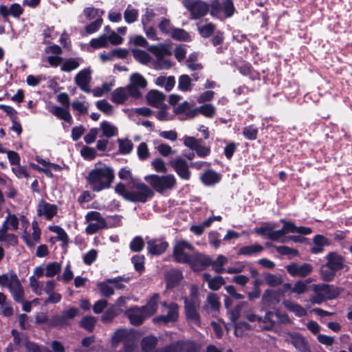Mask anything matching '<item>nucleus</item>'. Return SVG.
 <instances>
[{
    "label": "nucleus",
    "instance_id": "1",
    "mask_svg": "<svg viewBox=\"0 0 352 352\" xmlns=\"http://www.w3.org/2000/svg\"><path fill=\"white\" fill-rule=\"evenodd\" d=\"M281 222L284 223V226L280 230H274V225L266 223L259 228H256L254 232L265 239L278 241L283 243L286 241L283 236L287 233L292 232L307 235L311 232V230L309 228L296 227L293 223L285 221L283 219H281Z\"/></svg>",
    "mask_w": 352,
    "mask_h": 352
},
{
    "label": "nucleus",
    "instance_id": "2",
    "mask_svg": "<svg viewBox=\"0 0 352 352\" xmlns=\"http://www.w3.org/2000/svg\"><path fill=\"white\" fill-rule=\"evenodd\" d=\"M116 192L124 199L133 202L144 203L148 199L154 195L152 188L142 182H135L131 190H127L121 183L118 184L115 188Z\"/></svg>",
    "mask_w": 352,
    "mask_h": 352
},
{
    "label": "nucleus",
    "instance_id": "3",
    "mask_svg": "<svg viewBox=\"0 0 352 352\" xmlns=\"http://www.w3.org/2000/svg\"><path fill=\"white\" fill-rule=\"evenodd\" d=\"M113 179V169L105 164L96 166L87 177L90 188L96 192L109 188Z\"/></svg>",
    "mask_w": 352,
    "mask_h": 352
},
{
    "label": "nucleus",
    "instance_id": "4",
    "mask_svg": "<svg viewBox=\"0 0 352 352\" xmlns=\"http://www.w3.org/2000/svg\"><path fill=\"white\" fill-rule=\"evenodd\" d=\"M324 258L327 263L322 265L320 274L323 280L331 281L334 278L336 272L343 269L345 261L341 254L335 252H329Z\"/></svg>",
    "mask_w": 352,
    "mask_h": 352
},
{
    "label": "nucleus",
    "instance_id": "5",
    "mask_svg": "<svg viewBox=\"0 0 352 352\" xmlns=\"http://www.w3.org/2000/svg\"><path fill=\"white\" fill-rule=\"evenodd\" d=\"M144 180L151 186L153 190L164 194L171 190L177 183L174 175L167 174L164 175H148L144 177Z\"/></svg>",
    "mask_w": 352,
    "mask_h": 352
},
{
    "label": "nucleus",
    "instance_id": "6",
    "mask_svg": "<svg viewBox=\"0 0 352 352\" xmlns=\"http://www.w3.org/2000/svg\"><path fill=\"white\" fill-rule=\"evenodd\" d=\"M0 286L6 287L12 294L14 300L22 302L23 299V289L15 272L9 271L0 274Z\"/></svg>",
    "mask_w": 352,
    "mask_h": 352
},
{
    "label": "nucleus",
    "instance_id": "7",
    "mask_svg": "<svg viewBox=\"0 0 352 352\" xmlns=\"http://www.w3.org/2000/svg\"><path fill=\"white\" fill-rule=\"evenodd\" d=\"M20 221L21 222L23 232L21 234V238L30 248H34L35 245L39 243L41 239V230L38 227L37 221H34L32 222L31 229H28L29 221L28 219L21 215L20 217Z\"/></svg>",
    "mask_w": 352,
    "mask_h": 352
},
{
    "label": "nucleus",
    "instance_id": "8",
    "mask_svg": "<svg viewBox=\"0 0 352 352\" xmlns=\"http://www.w3.org/2000/svg\"><path fill=\"white\" fill-rule=\"evenodd\" d=\"M148 51L152 53L155 58L152 59V67L158 70L168 69L172 67L170 60L164 59V56L168 54V50L162 45H151L148 48Z\"/></svg>",
    "mask_w": 352,
    "mask_h": 352
},
{
    "label": "nucleus",
    "instance_id": "9",
    "mask_svg": "<svg viewBox=\"0 0 352 352\" xmlns=\"http://www.w3.org/2000/svg\"><path fill=\"white\" fill-rule=\"evenodd\" d=\"M313 289L315 295L311 298V302L316 304H320L326 299H333L340 294L337 288L325 284L314 285Z\"/></svg>",
    "mask_w": 352,
    "mask_h": 352
},
{
    "label": "nucleus",
    "instance_id": "10",
    "mask_svg": "<svg viewBox=\"0 0 352 352\" xmlns=\"http://www.w3.org/2000/svg\"><path fill=\"white\" fill-rule=\"evenodd\" d=\"M192 245L185 240H178L174 245L173 256L176 261L186 263L190 261L194 253Z\"/></svg>",
    "mask_w": 352,
    "mask_h": 352
},
{
    "label": "nucleus",
    "instance_id": "11",
    "mask_svg": "<svg viewBox=\"0 0 352 352\" xmlns=\"http://www.w3.org/2000/svg\"><path fill=\"white\" fill-rule=\"evenodd\" d=\"M234 11L232 0H215L211 4L210 14L215 17H230Z\"/></svg>",
    "mask_w": 352,
    "mask_h": 352
},
{
    "label": "nucleus",
    "instance_id": "12",
    "mask_svg": "<svg viewBox=\"0 0 352 352\" xmlns=\"http://www.w3.org/2000/svg\"><path fill=\"white\" fill-rule=\"evenodd\" d=\"M88 225L86 228L87 234H92L99 230L106 228L107 223L101 214L97 211L89 212L85 217Z\"/></svg>",
    "mask_w": 352,
    "mask_h": 352
},
{
    "label": "nucleus",
    "instance_id": "13",
    "mask_svg": "<svg viewBox=\"0 0 352 352\" xmlns=\"http://www.w3.org/2000/svg\"><path fill=\"white\" fill-rule=\"evenodd\" d=\"M182 3L190 12L191 18L193 19L206 15L208 11V6L199 0H182Z\"/></svg>",
    "mask_w": 352,
    "mask_h": 352
},
{
    "label": "nucleus",
    "instance_id": "14",
    "mask_svg": "<svg viewBox=\"0 0 352 352\" xmlns=\"http://www.w3.org/2000/svg\"><path fill=\"white\" fill-rule=\"evenodd\" d=\"M147 86L146 80L139 73H133L130 76V83L127 85L129 94L134 98L141 96L140 89Z\"/></svg>",
    "mask_w": 352,
    "mask_h": 352
},
{
    "label": "nucleus",
    "instance_id": "15",
    "mask_svg": "<svg viewBox=\"0 0 352 352\" xmlns=\"http://www.w3.org/2000/svg\"><path fill=\"white\" fill-rule=\"evenodd\" d=\"M197 295V289L195 287H192L190 300L188 301L186 298L184 299L186 316L188 318L195 321H197L199 319L197 308L199 306V302Z\"/></svg>",
    "mask_w": 352,
    "mask_h": 352
},
{
    "label": "nucleus",
    "instance_id": "16",
    "mask_svg": "<svg viewBox=\"0 0 352 352\" xmlns=\"http://www.w3.org/2000/svg\"><path fill=\"white\" fill-rule=\"evenodd\" d=\"M38 216L47 220L52 219L58 212V207L55 204L41 200L36 207Z\"/></svg>",
    "mask_w": 352,
    "mask_h": 352
},
{
    "label": "nucleus",
    "instance_id": "17",
    "mask_svg": "<svg viewBox=\"0 0 352 352\" xmlns=\"http://www.w3.org/2000/svg\"><path fill=\"white\" fill-rule=\"evenodd\" d=\"M162 305L168 308L166 315H162L153 318L154 323H168L175 322L178 317V306L175 303H171L168 305L166 302H163Z\"/></svg>",
    "mask_w": 352,
    "mask_h": 352
},
{
    "label": "nucleus",
    "instance_id": "18",
    "mask_svg": "<svg viewBox=\"0 0 352 352\" xmlns=\"http://www.w3.org/2000/svg\"><path fill=\"white\" fill-rule=\"evenodd\" d=\"M285 340L292 344L299 352H309L307 340L298 333H287Z\"/></svg>",
    "mask_w": 352,
    "mask_h": 352
},
{
    "label": "nucleus",
    "instance_id": "19",
    "mask_svg": "<svg viewBox=\"0 0 352 352\" xmlns=\"http://www.w3.org/2000/svg\"><path fill=\"white\" fill-rule=\"evenodd\" d=\"M91 69L85 68L77 73L74 78L75 83L85 92H89V84L91 80Z\"/></svg>",
    "mask_w": 352,
    "mask_h": 352
},
{
    "label": "nucleus",
    "instance_id": "20",
    "mask_svg": "<svg viewBox=\"0 0 352 352\" xmlns=\"http://www.w3.org/2000/svg\"><path fill=\"white\" fill-rule=\"evenodd\" d=\"M287 272L292 276L305 277L313 271V267L309 263L299 265L295 263L286 267Z\"/></svg>",
    "mask_w": 352,
    "mask_h": 352
},
{
    "label": "nucleus",
    "instance_id": "21",
    "mask_svg": "<svg viewBox=\"0 0 352 352\" xmlns=\"http://www.w3.org/2000/svg\"><path fill=\"white\" fill-rule=\"evenodd\" d=\"M190 261L187 263L190 264L191 267L195 270H201L203 267L209 266L212 264V260L210 257L194 252Z\"/></svg>",
    "mask_w": 352,
    "mask_h": 352
},
{
    "label": "nucleus",
    "instance_id": "22",
    "mask_svg": "<svg viewBox=\"0 0 352 352\" xmlns=\"http://www.w3.org/2000/svg\"><path fill=\"white\" fill-rule=\"evenodd\" d=\"M170 165L177 175L183 179L188 180L190 173L187 162L182 158H176L170 161Z\"/></svg>",
    "mask_w": 352,
    "mask_h": 352
},
{
    "label": "nucleus",
    "instance_id": "23",
    "mask_svg": "<svg viewBox=\"0 0 352 352\" xmlns=\"http://www.w3.org/2000/svg\"><path fill=\"white\" fill-rule=\"evenodd\" d=\"M23 12V8L19 3H12L10 6L0 5V14L3 18H7L8 16L19 18Z\"/></svg>",
    "mask_w": 352,
    "mask_h": 352
},
{
    "label": "nucleus",
    "instance_id": "24",
    "mask_svg": "<svg viewBox=\"0 0 352 352\" xmlns=\"http://www.w3.org/2000/svg\"><path fill=\"white\" fill-rule=\"evenodd\" d=\"M126 314L131 324L139 325L147 318L142 307H134L128 309Z\"/></svg>",
    "mask_w": 352,
    "mask_h": 352
},
{
    "label": "nucleus",
    "instance_id": "25",
    "mask_svg": "<svg viewBox=\"0 0 352 352\" xmlns=\"http://www.w3.org/2000/svg\"><path fill=\"white\" fill-rule=\"evenodd\" d=\"M330 241L322 235H317L313 239L311 252L318 254L324 251L326 247L330 245Z\"/></svg>",
    "mask_w": 352,
    "mask_h": 352
},
{
    "label": "nucleus",
    "instance_id": "26",
    "mask_svg": "<svg viewBox=\"0 0 352 352\" xmlns=\"http://www.w3.org/2000/svg\"><path fill=\"white\" fill-rule=\"evenodd\" d=\"M165 96L164 95L157 90L150 91L146 96L148 103L154 107L160 108L162 107Z\"/></svg>",
    "mask_w": 352,
    "mask_h": 352
},
{
    "label": "nucleus",
    "instance_id": "27",
    "mask_svg": "<svg viewBox=\"0 0 352 352\" xmlns=\"http://www.w3.org/2000/svg\"><path fill=\"white\" fill-rule=\"evenodd\" d=\"M100 129L102 131V135L107 138L115 137L118 134V127L109 121L104 120L101 122Z\"/></svg>",
    "mask_w": 352,
    "mask_h": 352
},
{
    "label": "nucleus",
    "instance_id": "28",
    "mask_svg": "<svg viewBox=\"0 0 352 352\" xmlns=\"http://www.w3.org/2000/svg\"><path fill=\"white\" fill-rule=\"evenodd\" d=\"M272 314L271 312L267 313L264 318H263L261 317H258L252 312H248L245 315V318L250 322L257 321L258 323V329H261V330L267 328V327L264 325V324L267 321H272Z\"/></svg>",
    "mask_w": 352,
    "mask_h": 352
},
{
    "label": "nucleus",
    "instance_id": "29",
    "mask_svg": "<svg viewBox=\"0 0 352 352\" xmlns=\"http://www.w3.org/2000/svg\"><path fill=\"white\" fill-rule=\"evenodd\" d=\"M160 296L157 294H153L148 300L145 306L142 307L147 317L154 314L157 309Z\"/></svg>",
    "mask_w": 352,
    "mask_h": 352
},
{
    "label": "nucleus",
    "instance_id": "30",
    "mask_svg": "<svg viewBox=\"0 0 352 352\" xmlns=\"http://www.w3.org/2000/svg\"><path fill=\"white\" fill-rule=\"evenodd\" d=\"M168 247V243L164 241H151L148 242V250L154 255L162 254Z\"/></svg>",
    "mask_w": 352,
    "mask_h": 352
},
{
    "label": "nucleus",
    "instance_id": "31",
    "mask_svg": "<svg viewBox=\"0 0 352 352\" xmlns=\"http://www.w3.org/2000/svg\"><path fill=\"white\" fill-rule=\"evenodd\" d=\"M204 280L208 283V287L212 290H218L223 285L225 280L223 277L216 276L213 278L208 274H204Z\"/></svg>",
    "mask_w": 352,
    "mask_h": 352
},
{
    "label": "nucleus",
    "instance_id": "32",
    "mask_svg": "<svg viewBox=\"0 0 352 352\" xmlns=\"http://www.w3.org/2000/svg\"><path fill=\"white\" fill-rule=\"evenodd\" d=\"M78 314V309L74 307H71L63 311L61 316H58L56 318L55 323L56 324L64 325L66 324L65 320L72 319Z\"/></svg>",
    "mask_w": 352,
    "mask_h": 352
},
{
    "label": "nucleus",
    "instance_id": "33",
    "mask_svg": "<svg viewBox=\"0 0 352 352\" xmlns=\"http://www.w3.org/2000/svg\"><path fill=\"white\" fill-rule=\"evenodd\" d=\"M131 338H133V335L131 331L126 329H119L112 336L111 343L113 346H116L119 342L126 340H129Z\"/></svg>",
    "mask_w": 352,
    "mask_h": 352
},
{
    "label": "nucleus",
    "instance_id": "34",
    "mask_svg": "<svg viewBox=\"0 0 352 352\" xmlns=\"http://www.w3.org/2000/svg\"><path fill=\"white\" fill-rule=\"evenodd\" d=\"M130 95L127 87L126 88L120 87L115 89L111 94V100L118 104H122Z\"/></svg>",
    "mask_w": 352,
    "mask_h": 352
},
{
    "label": "nucleus",
    "instance_id": "35",
    "mask_svg": "<svg viewBox=\"0 0 352 352\" xmlns=\"http://www.w3.org/2000/svg\"><path fill=\"white\" fill-rule=\"evenodd\" d=\"M155 82L156 85L164 87L166 91H169L174 87L175 80L172 76L168 77L161 76L156 78Z\"/></svg>",
    "mask_w": 352,
    "mask_h": 352
},
{
    "label": "nucleus",
    "instance_id": "36",
    "mask_svg": "<svg viewBox=\"0 0 352 352\" xmlns=\"http://www.w3.org/2000/svg\"><path fill=\"white\" fill-rule=\"evenodd\" d=\"M174 111L177 114L186 113L187 118H194L197 116V110H191L190 104L186 101L175 107Z\"/></svg>",
    "mask_w": 352,
    "mask_h": 352
},
{
    "label": "nucleus",
    "instance_id": "37",
    "mask_svg": "<svg viewBox=\"0 0 352 352\" xmlns=\"http://www.w3.org/2000/svg\"><path fill=\"white\" fill-rule=\"evenodd\" d=\"M50 112L59 119L63 120L69 123L72 120L70 113L66 109L60 107L53 106L50 109Z\"/></svg>",
    "mask_w": 352,
    "mask_h": 352
},
{
    "label": "nucleus",
    "instance_id": "38",
    "mask_svg": "<svg viewBox=\"0 0 352 352\" xmlns=\"http://www.w3.org/2000/svg\"><path fill=\"white\" fill-rule=\"evenodd\" d=\"M202 182L207 186L213 185L220 180V175L214 170L205 172L201 176Z\"/></svg>",
    "mask_w": 352,
    "mask_h": 352
},
{
    "label": "nucleus",
    "instance_id": "39",
    "mask_svg": "<svg viewBox=\"0 0 352 352\" xmlns=\"http://www.w3.org/2000/svg\"><path fill=\"white\" fill-rule=\"evenodd\" d=\"M199 34L203 37H209L214 30V26L212 23L201 21L197 23Z\"/></svg>",
    "mask_w": 352,
    "mask_h": 352
},
{
    "label": "nucleus",
    "instance_id": "40",
    "mask_svg": "<svg viewBox=\"0 0 352 352\" xmlns=\"http://www.w3.org/2000/svg\"><path fill=\"white\" fill-rule=\"evenodd\" d=\"M220 306L219 298L215 294L210 293L207 296V311L212 312L218 310Z\"/></svg>",
    "mask_w": 352,
    "mask_h": 352
},
{
    "label": "nucleus",
    "instance_id": "41",
    "mask_svg": "<svg viewBox=\"0 0 352 352\" xmlns=\"http://www.w3.org/2000/svg\"><path fill=\"white\" fill-rule=\"evenodd\" d=\"M132 53L135 60L140 63L144 65L150 64L152 66L151 58L146 52L140 49H133Z\"/></svg>",
    "mask_w": 352,
    "mask_h": 352
},
{
    "label": "nucleus",
    "instance_id": "42",
    "mask_svg": "<svg viewBox=\"0 0 352 352\" xmlns=\"http://www.w3.org/2000/svg\"><path fill=\"white\" fill-rule=\"evenodd\" d=\"M81 62L82 59L79 58L67 59L61 65V71L70 72L77 69L80 66Z\"/></svg>",
    "mask_w": 352,
    "mask_h": 352
},
{
    "label": "nucleus",
    "instance_id": "43",
    "mask_svg": "<svg viewBox=\"0 0 352 352\" xmlns=\"http://www.w3.org/2000/svg\"><path fill=\"white\" fill-rule=\"evenodd\" d=\"M117 142L118 144L120 153L122 155H127L132 151L133 144L131 140L128 139L119 138L117 140Z\"/></svg>",
    "mask_w": 352,
    "mask_h": 352
},
{
    "label": "nucleus",
    "instance_id": "44",
    "mask_svg": "<svg viewBox=\"0 0 352 352\" xmlns=\"http://www.w3.org/2000/svg\"><path fill=\"white\" fill-rule=\"evenodd\" d=\"M19 226V219L14 214L8 213L4 222L3 226L6 230H16Z\"/></svg>",
    "mask_w": 352,
    "mask_h": 352
},
{
    "label": "nucleus",
    "instance_id": "45",
    "mask_svg": "<svg viewBox=\"0 0 352 352\" xmlns=\"http://www.w3.org/2000/svg\"><path fill=\"white\" fill-rule=\"evenodd\" d=\"M89 45L94 49H100L108 47V37L106 34L100 35L97 38H92Z\"/></svg>",
    "mask_w": 352,
    "mask_h": 352
},
{
    "label": "nucleus",
    "instance_id": "46",
    "mask_svg": "<svg viewBox=\"0 0 352 352\" xmlns=\"http://www.w3.org/2000/svg\"><path fill=\"white\" fill-rule=\"evenodd\" d=\"M192 79L186 74L179 76L178 82V88L182 91H188L192 89Z\"/></svg>",
    "mask_w": 352,
    "mask_h": 352
},
{
    "label": "nucleus",
    "instance_id": "47",
    "mask_svg": "<svg viewBox=\"0 0 352 352\" xmlns=\"http://www.w3.org/2000/svg\"><path fill=\"white\" fill-rule=\"evenodd\" d=\"M182 278V273L176 270L169 271L166 274L167 285L168 287H173Z\"/></svg>",
    "mask_w": 352,
    "mask_h": 352
},
{
    "label": "nucleus",
    "instance_id": "48",
    "mask_svg": "<svg viewBox=\"0 0 352 352\" xmlns=\"http://www.w3.org/2000/svg\"><path fill=\"white\" fill-rule=\"evenodd\" d=\"M138 16V10L129 5L124 12V18L127 23H133L136 21Z\"/></svg>",
    "mask_w": 352,
    "mask_h": 352
},
{
    "label": "nucleus",
    "instance_id": "49",
    "mask_svg": "<svg viewBox=\"0 0 352 352\" xmlns=\"http://www.w3.org/2000/svg\"><path fill=\"white\" fill-rule=\"evenodd\" d=\"M96 107L106 116H111L113 113V107L105 100L96 102Z\"/></svg>",
    "mask_w": 352,
    "mask_h": 352
},
{
    "label": "nucleus",
    "instance_id": "50",
    "mask_svg": "<svg viewBox=\"0 0 352 352\" xmlns=\"http://www.w3.org/2000/svg\"><path fill=\"white\" fill-rule=\"evenodd\" d=\"M284 305L289 311L294 313L295 315L298 317L303 316L306 314L305 309L298 304L285 301L284 302Z\"/></svg>",
    "mask_w": 352,
    "mask_h": 352
},
{
    "label": "nucleus",
    "instance_id": "51",
    "mask_svg": "<svg viewBox=\"0 0 352 352\" xmlns=\"http://www.w3.org/2000/svg\"><path fill=\"white\" fill-rule=\"evenodd\" d=\"M157 343V339L153 336L144 338L142 341V349L143 352H152Z\"/></svg>",
    "mask_w": 352,
    "mask_h": 352
},
{
    "label": "nucleus",
    "instance_id": "52",
    "mask_svg": "<svg viewBox=\"0 0 352 352\" xmlns=\"http://www.w3.org/2000/svg\"><path fill=\"white\" fill-rule=\"evenodd\" d=\"M45 276L47 277H53L58 274L61 270V265L57 262L48 263L45 267Z\"/></svg>",
    "mask_w": 352,
    "mask_h": 352
},
{
    "label": "nucleus",
    "instance_id": "53",
    "mask_svg": "<svg viewBox=\"0 0 352 352\" xmlns=\"http://www.w3.org/2000/svg\"><path fill=\"white\" fill-rule=\"evenodd\" d=\"M129 113V116H135V115H140L144 117H149L151 116L153 111L148 107L134 108L127 109L125 111Z\"/></svg>",
    "mask_w": 352,
    "mask_h": 352
},
{
    "label": "nucleus",
    "instance_id": "54",
    "mask_svg": "<svg viewBox=\"0 0 352 352\" xmlns=\"http://www.w3.org/2000/svg\"><path fill=\"white\" fill-rule=\"evenodd\" d=\"M170 36L173 38L178 41H188L190 40L189 34L180 28H175Z\"/></svg>",
    "mask_w": 352,
    "mask_h": 352
},
{
    "label": "nucleus",
    "instance_id": "55",
    "mask_svg": "<svg viewBox=\"0 0 352 352\" xmlns=\"http://www.w3.org/2000/svg\"><path fill=\"white\" fill-rule=\"evenodd\" d=\"M195 110H197V114L199 112L207 118H212L215 113V108L211 104H206Z\"/></svg>",
    "mask_w": 352,
    "mask_h": 352
},
{
    "label": "nucleus",
    "instance_id": "56",
    "mask_svg": "<svg viewBox=\"0 0 352 352\" xmlns=\"http://www.w3.org/2000/svg\"><path fill=\"white\" fill-rule=\"evenodd\" d=\"M30 286L34 293L37 295H42L43 292V285L34 277H30Z\"/></svg>",
    "mask_w": 352,
    "mask_h": 352
},
{
    "label": "nucleus",
    "instance_id": "57",
    "mask_svg": "<svg viewBox=\"0 0 352 352\" xmlns=\"http://www.w3.org/2000/svg\"><path fill=\"white\" fill-rule=\"evenodd\" d=\"M310 281H302V280H298L296 282L292 287V292L296 293L297 294H302L307 292V283H309Z\"/></svg>",
    "mask_w": 352,
    "mask_h": 352
},
{
    "label": "nucleus",
    "instance_id": "58",
    "mask_svg": "<svg viewBox=\"0 0 352 352\" xmlns=\"http://www.w3.org/2000/svg\"><path fill=\"white\" fill-rule=\"evenodd\" d=\"M263 247L260 245H252L245 246L239 250V254L243 255H252L253 254L261 252Z\"/></svg>",
    "mask_w": 352,
    "mask_h": 352
},
{
    "label": "nucleus",
    "instance_id": "59",
    "mask_svg": "<svg viewBox=\"0 0 352 352\" xmlns=\"http://www.w3.org/2000/svg\"><path fill=\"white\" fill-rule=\"evenodd\" d=\"M138 156L140 160H145L150 156L149 149L145 142H142L137 148Z\"/></svg>",
    "mask_w": 352,
    "mask_h": 352
},
{
    "label": "nucleus",
    "instance_id": "60",
    "mask_svg": "<svg viewBox=\"0 0 352 352\" xmlns=\"http://www.w3.org/2000/svg\"><path fill=\"white\" fill-rule=\"evenodd\" d=\"M155 16V14L152 10L146 9L141 19L143 27L152 25Z\"/></svg>",
    "mask_w": 352,
    "mask_h": 352
},
{
    "label": "nucleus",
    "instance_id": "61",
    "mask_svg": "<svg viewBox=\"0 0 352 352\" xmlns=\"http://www.w3.org/2000/svg\"><path fill=\"white\" fill-rule=\"evenodd\" d=\"M228 259L223 255H219L216 261H212V265L216 272L220 273L223 271V266L227 263Z\"/></svg>",
    "mask_w": 352,
    "mask_h": 352
},
{
    "label": "nucleus",
    "instance_id": "62",
    "mask_svg": "<svg viewBox=\"0 0 352 352\" xmlns=\"http://www.w3.org/2000/svg\"><path fill=\"white\" fill-rule=\"evenodd\" d=\"M109 282H101L98 284V287L100 291V293L102 296L109 297L113 294V288L108 285Z\"/></svg>",
    "mask_w": 352,
    "mask_h": 352
},
{
    "label": "nucleus",
    "instance_id": "63",
    "mask_svg": "<svg viewBox=\"0 0 352 352\" xmlns=\"http://www.w3.org/2000/svg\"><path fill=\"white\" fill-rule=\"evenodd\" d=\"M159 29L162 32L171 35L172 32L175 28H173L169 20L164 19L159 24Z\"/></svg>",
    "mask_w": 352,
    "mask_h": 352
},
{
    "label": "nucleus",
    "instance_id": "64",
    "mask_svg": "<svg viewBox=\"0 0 352 352\" xmlns=\"http://www.w3.org/2000/svg\"><path fill=\"white\" fill-rule=\"evenodd\" d=\"M153 168L158 173H166L167 171L165 162L160 158H156L151 162Z\"/></svg>",
    "mask_w": 352,
    "mask_h": 352
}]
</instances>
